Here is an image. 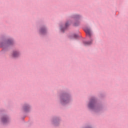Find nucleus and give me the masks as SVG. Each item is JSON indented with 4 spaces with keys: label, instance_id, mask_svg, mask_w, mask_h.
I'll use <instances>...</instances> for the list:
<instances>
[{
    "label": "nucleus",
    "instance_id": "1",
    "mask_svg": "<svg viewBox=\"0 0 128 128\" xmlns=\"http://www.w3.org/2000/svg\"><path fill=\"white\" fill-rule=\"evenodd\" d=\"M84 32H86V36H92V32L88 28H85Z\"/></svg>",
    "mask_w": 128,
    "mask_h": 128
},
{
    "label": "nucleus",
    "instance_id": "2",
    "mask_svg": "<svg viewBox=\"0 0 128 128\" xmlns=\"http://www.w3.org/2000/svg\"><path fill=\"white\" fill-rule=\"evenodd\" d=\"M94 100H92L89 104L88 108H94Z\"/></svg>",
    "mask_w": 128,
    "mask_h": 128
},
{
    "label": "nucleus",
    "instance_id": "3",
    "mask_svg": "<svg viewBox=\"0 0 128 128\" xmlns=\"http://www.w3.org/2000/svg\"><path fill=\"white\" fill-rule=\"evenodd\" d=\"M20 56V53L18 52L14 51L13 52L12 56L13 58H18Z\"/></svg>",
    "mask_w": 128,
    "mask_h": 128
},
{
    "label": "nucleus",
    "instance_id": "4",
    "mask_svg": "<svg viewBox=\"0 0 128 128\" xmlns=\"http://www.w3.org/2000/svg\"><path fill=\"white\" fill-rule=\"evenodd\" d=\"M2 122H4V124L6 122H8V118L6 117H4L2 118Z\"/></svg>",
    "mask_w": 128,
    "mask_h": 128
},
{
    "label": "nucleus",
    "instance_id": "5",
    "mask_svg": "<svg viewBox=\"0 0 128 128\" xmlns=\"http://www.w3.org/2000/svg\"><path fill=\"white\" fill-rule=\"evenodd\" d=\"M28 108H30L29 106H26L24 108V110H25V112H26V110H28Z\"/></svg>",
    "mask_w": 128,
    "mask_h": 128
},
{
    "label": "nucleus",
    "instance_id": "6",
    "mask_svg": "<svg viewBox=\"0 0 128 128\" xmlns=\"http://www.w3.org/2000/svg\"><path fill=\"white\" fill-rule=\"evenodd\" d=\"M45 32H46V30L45 29H41V30H40V32L42 34H44Z\"/></svg>",
    "mask_w": 128,
    "mask_h": 128
},
{
    "label": "nucleus",
    "instance_id": "7",
    "mask_svg": "<svg viewBox=\"0 0 128 128\" xmlns=\"http://www.w3.org/2000/svg\"><path fill=\"white\" fill-rule=\"evenodd\" d=\"M92 44V42H84V44L86 45H89V44Z\"/></svg>",
    "mask_w": 128,
    "mask_h": 128
},
{
    "label": "nucleus",
    "instance_id": "8",
    "mask_svg": "<svg viewBox=\"0 0 128 128\" xmlns=\"http://www.w3.org/2000/svg\"><path fill=\"white\" fill-rule=\"evenodd\" d=\"M8 44H12V40H8Z\"/></svg>",
    "mask_w": 128,
    "mask_h": 128
},
{
    "label": "nucleus",
    "instance_id": "9",
    "mask_svg": "<svg viewBox=\"0 0 128 128\" xmlns=\"http://www.w3.org/2000/svg\"><path fill=\"white\" fill-rule=\"evenodd\" d=\"M68 26V22H67L66 24V26Z\"/></svg>",
    "mask_w": 128,
    "mask_h": 128
},
{
    "label": "nucleus",
    "instance_id": "10",
    "mask_svg": "<svg viewBox=\"0 0 128 128\" xmlns=\"http://www.w3.org/2000/svg\"><path fill=\"white\" fill-rule=\"evenodd\" d=\"M74 36L75 38H78V35L75 34V35H74Z\"/></svg>",
    "mask_w": 128,
    "mask_h": 128
},
{
    "label": "nucleus",
    "instance_id": "11",
    "mask_svg": "<svg viewBox=\"0 0 128 128\" xmlns=\"http://www.w3.org/2000/svg\"><path fill=\"white\" fill-rule=\"evenodd\" d=\"M61 30H62V32H64V30H63L62 28H61Z\"/></svg>",
    "mask_w": 128,
    "mask_h": 128
},
{
    "label": "nucleus",
    "instance_id": "12",
    "mask_svg": "<svg viewBox=\"0 0 128 128\" xmlns=\"http://www.w3.org/2000/svg\"><path fill=\"white\" fill-rule=\"evenodd\" d=\"M75 26H78V25H76V24H75Z\"/></svg>",
    "mask_w": 128,
    "mask_h": 128
}]
</instances>
